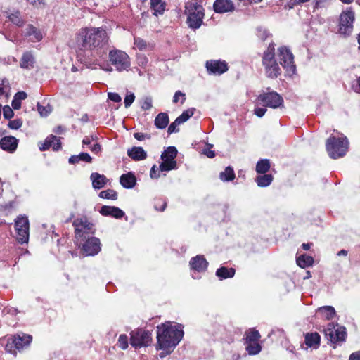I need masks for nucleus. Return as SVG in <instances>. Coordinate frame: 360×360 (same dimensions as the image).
Segmentation results:
<instances>
[{
	"instance_id": "nucleus-46",
	"label": "nucleus",
	"mask_w": 360,
	"mask_h": 360,
	"mask_svg": "<svg viewBox=\"0 0 360 360\" xmlns=\"http://www.w3.org/2000/svg\"><path fill=\"white\" fill-rule=\"evenodd\" d=\"M117 345L122 349H125L128 347V338L126 335H120L118 338Z\"/></svg>"
},
{
	"instance_id": "nucleus-37",
	"label": "nucleus",
	"mask_w": 360,
	"mask_h": 360,
	"mask_svg": "<svg viewBox=\"0 0 360 360\" xmlns=\"http://www.w3.org/2000/svg\"><path fill=\"white\" fill-rule=\"evenodd\" d=\"M273 181L271 174H264L257 177L256 182L259 187H266L269 186Z\"/></svg>"
},
{
	"instance_id": "nucleus-3",
	"label": "nucleus",
	"mask_w": 360,
	"mask_h": 360,
	"mask_svg": "<svg viewBox=\"0 0 360 360\" xmlns=\"http://www.w3.org/2000/svg\"><path fill=\"white\" fill-rule=\"evenodd\" d=\"M185 13L187 15L188 26L193 29L199 28L204 18V8L198 0H191L186 4Z\"/></svg>"
},
{
	"instance_id": "nucleus-15",
	"label": "nucleus",
	"mask_w": 360,
	"mask_h": 360,
	"mask_svg": "<svg viewBox=\"0 0 360 360\" xmlns=\"http://www.w3.org/2000/svg\"><path fill=\"white\" fill-rule=\"evenodd\" d=\"M278 58L281 65L289 72H295V65L293 61V55L286 47L278 49Z\"/></svg>"
},
{
	"instance_id": "nucleus-28",
	"label": "nucleus",
	"mask_w": 360,
	"mask_h": 360,
	"mask_svg": "<svg viewBox=\"0 0 360 360\" xmlns=\"http://www.w3.org/2000/svg\"><path fill=\"white\" fill-rule=\"evenodd\" d=\"M80 161L91 163L92 162V158L87 153H81L77 155H72L68 160L70 164H77Z\"/></svg>"
},
{
	"instance_id": "nucleus-36",
	"label": "nucleus",
	"mask_w": 360,
	"mask_h": 360,
	"mask_svg": "<svg viewBox=\"0 0 360 360\" xmlns=\"http://www.w3.org/2000/svg\"><path fill=\"white\" fill-rule=\"evenodd\" d=\"M219 178L223 181H232L235 178V173L231 167H226L224 171L219 174Z\"/></svg>"
},
{
	"instance_id": "nucleus-25",
	"label": "nucleus",
	"mask_w": 360,
	"mask_h": 360,
	"mask_svg": "<svg viewBox=\"0 0 360 360\" xmlns=\"http://www.w3.org/2000/svg\"><path fill=\"white\" fill-rule=\"evenodd\" d=\"M127 155L134 160H143L147 157L146 152L142 147L134 146L127 151Z\"/></svg>"
},
{
	"instance_id": "nucleus-12",
	"label": "nucleus",
	"mask_w": 360,
	"mask_h": 360,
	"mask_svg": "<svg viewBox=\"0 0 360 360\" xmlns=\"http://www.w3.org/2000/svg\"><path fill=\"white\" fill-rule=\"evenodd\" d=\"M32 338L30 335L22 334L14 335L8 340V342L5 346V349L8 352L14 353L13 348L17 349H23L25 347L28 346Z\"/></svg>"
},
{
	"instance_id": "nucleus-35",
	"label": "nucleus",
	"mask_w": 360,
	"mask_h": 360,
	"mask_svg": "<svg viewBox=\"0 0 360 360\" xmlns=\"http://www.w3.org/2000/svg\"><path fill=\"white\" fill-rule=\"evenodd\" d=\"M162 162L160 165L159 169L161 172H168L176 168L175 160L162 159Z\"/></svg>"
},
{
	"instance_id": "nucleus-41",
	"label": "nucleus",
	"mask_w": 360,
	"mask_h": 360,
	"mask_svg": "<svg viewBox=\"0 0 360 360\" xmlns=\"http://www.w3.org/2000/svg\"><path fill=\"white\" fill-rule=\"evenodd\" d=\"M134 44L140 51H146L148 49L152 48L150 44H148L144 39L136 37L134 39Z\"/></svg>"
},
{
	"instance_id": "nucleus-9",
	"label": "nucleus",
	"mask_w": 360,
	"mask_h": 360,
	"mask_svg": "<svg viewBox=\"0 0 360 360\" xmlns=\"http://www.w3.org/2000/svg\"><path fill=\"white\" fill-rule=\"evenodd\" d=\"M151 342V333L148 330L138 329L130 333V344L135 348L148 346Z\"/></svg>"
},
{
	"instance_id": "nucleus-57",
	"label": "nucleus",
	"mask_w": 360,
	"mask_h": 360,
	"mask_svg": "<svg viewBox=\"0 0 360 360\" xmlns=\"http://www.w3.org/2000/svg\"><path fill=\"white\" fill-rule=\"evenodd\" d=\"M97 137L94 136H86L82 140L83 145H90L94 141L96 140Z\"/></svg>"
},
{
	"instance_id": "nucleus-8",
	"label": "nucleus",
	"mask_w": 360,
	"mask_h": 360,
	"mask_svg": "<svg viewBox=\"0 0 360 360\" xmlns=\"http://www.w3.org/2000/svg\"><path fill=\"white\" fill-rule=\"evenodd\" d=\"M355 20V14L351 7L343 10L340 15L339 29L340 34L349 36L353 30V23Z\"/></svg>"
},
{
	"instance_id": "nucleus-17",
	"label": "nucleus",
	"mask_w": 360,
	"mask_h": 360,
	"mask_svg": "<svg viewBox=\"0 0 360 360\" xmlns=\"http://www.w3.org/2000/svg\"><path fill=\"white\" fill-rule=\"evenodd\" d=\"M206 68L210 73L214 75H221L228 70L226 63L221 60L207 61Z\"/></svg>"
},
{
	"instance_id": "nucleus-23",
	"label": "nucleus",
	"mask_w": 360,
	"mask_h": 360,
	"mask_svg": "<svg viewBox=\"0 0 360 360\" xmlns=\"http://www.w3.org/2000/svg\"><path fill=\"white\" fill-rule=\"evenodd\" d=\"M90 179L92 181V186L95 189H101L103 188L108 182V179L105 176L97 172H93L90 176Z\"/></svg>"
},
{
	"instance_id": "nucleus-45",
	"label": "nucleus",
	"mask_w": 360,
	"mask_h": 360,
	"mask_svg": "<svg viewBox=\"0 0 360 360\" xmlns=\"http://www.w3.org/2000/svg\"><path fill=\"white\" fill-rule=\"evenodd\" d=\"M136 63L139 66L145 68L148 65V59L145 55L138 53L136 54Z\"/></svg>"
},
{
	"instance_id": "nucleus-22",
	"label": "nucleus",
	"mask_w": 360,
	"mask_h": 360,
	"mask_svg": "<svg viewBox=\"0 0 360 360\" xmlns=\"http://www.w3.org/2000/svg\"><path fill=\"white\" fill-rule=\"evenodd\" d=\"M120 184L125 188L130 189L136 184V177L133 172L123 174L120 178Z\"/></svg>"
},
{
	"instance_id": "nucleus-18",
	"label": "nucleus",
	"mask_w": 360,
	"mask_h": 360,
	"mask_svg": "<svg viewBox=\"0 0 360 360\" xmlns=\"http://www.w3.org/2000/svg\"><path fill=\"white\" fill-rule=\"evenodd\" d=\"M191 269L198 272H205L208 266V262L203 255H198L190 260Z\"/></svg>"
},
{
	"instance_id": "nucleus-31",
	"label": "nucleus",
	"mask_w": 360,
	"mask_h": 360,
	"mask_svg": "<svg viewBox=\"0 0 360 360\" xmlns=\"http://www.w3.org/2000/svg\"><path fill=\"white\" fill-rule=\"evenodd\" d=\"M6 18L12 22L13 24L16 25L18 27H21L24 25V20L20 15V13L18 11H15L11 13H6Z\"/></svg>"
},
{
	"instance_id": "nucleus-10",
	"label": "nucleus",
	"mask_w": 360,
	"mask_h": 360,
	"mask_svg": "<svg viewBox=\"0 0 360 360\" xmlns=\"http://www.w3.org/2000/svg\"><path fill=\"white\" fill-rule=\"evenodd\" d=\"M16 239L20 243H27L29 240V220L26 216H19L15 220Z\"/></svg>"
},
{
	"instance_id": "nucleus-53",
	"label": "nucleus",
	"mask_w": 360,
	"mask_h": 360,
	"mask_svg": "<svg viewBox=\"0 0 360 360\" xmlns=\"http://www.w3.org/2000/svg\"><path fill=\"white\" fill-rule=\"evenodd\" d=\"M37 107L38 112L40 113L41 116H47L51 112L50 108L49 106L44 107L41 105L39 103H37Z\"/></svg>"
},
{
	"instance_id": "nucleus-55",
	"label": "nucleus",
	"mask_w": 360,
	"mask_h": 360,
	"mask_svg": "<svg viewBox=\"0 0 360 360\" xmlns=\"http://www.w3.org/2000/svg\"><path fill=\"white\" fill-rule=\"evenodd\" d=\"M108 96L110 100H111L115 103H119L122 101L121 96L117 93H113V92L108 93Z\"/></svg>"
},
{
	"instance_id": "nucleus-4",
	"label": "nucleus",
	"mask_w": 360,
	"mask_h": 360,
	"mask_svg": "<svg viewBox=\"0 0 360 360\" xmlns=\"http://www.w3.org/2000/svg\"><path fill=\"white\" fill-rule=\"evenodd\" d=\"M349 146L347 139L344 137L336 138L330 136L326 143V150L333 159H337L345 155Z\"/></svg>"
},
{
	"instance_id": "nucleus-59",
	"label": "nucleus",
	"mask_w": 360,
	"mask_h": 360,
	"mask_svg": "<svg viewBox=\"0 0 360 360\" xmlns=\"http://www.w3.org/2000/svg\"><path fill=\"white\" fill-rule=\"evenodd\" d=\"M89 148L91 151L95 154H98L102 150L101 146L98 143H94Z\"/></svg>"
},
{
	"instance_id": "nucleus-58",
	"label": "nucleus",
	"mask_w": 360,
	"mask_h": 360,
	"mask_svg": "<svg viewBox=\"0 0 360 360\" xmlns=\"http://www.w3.org/2000/svg\"><path fill=\"white\" fill-rule=\"evenodd\" d=\"M181 96L183 98L182 103L186 100V95L185 94L182 93L181 91H178L174 94V96L173 97V102L177 103L179 97Z\"/></svg>"
},
{
	"instance_id": "nucleus-54",
	"label": "nucleus",
	"mask_w": 360,
	"mask_h": 360,
	"mask_svg": "<svg viewBox=\"0 0 360 360\" xmlns=\"http://www.w3.org/2000/svg\"><path fill=\"white\" fill-rule=\"evenodd\" d=\"M134 136L138 141H143L146 139H150V134H143V133H141V132L134 133Z\"/></svg>"
},
{
	"instance_id": "nucleus-19",
	"label": "nucleus",
	"mask_w": 360,
	"mask_h": 360,
	"mask_svg": "<svg viewBox=\"0 0 360 360\" xmlns=\"http://www.w3.org/2000/svg\"><path fill=\"white\" fill-rule=\"evenodd\" d=\"M18 144V140L12 136H4L0 140V147L2 150L13 153Z\"/></svg>"
},
{
	"instance_id": "nucleus-13",
	"label": "nucleus",
	"mask_w": 360,
	"mask_h": 360,
	"mask_svg": "<svg viewBox=\"0 0 360 360\" xmlns=\"http://www.w3.org/2000/svg\"><path fill=\"white\" fill-rule=\"evenodd\" d=\"M324 332L327 338L332 343H342L345 341L347 333L345 327H338L335 328L333 323H329L327 328L324 330Z\"/></svg>"
},
{
	"instance_id": "nucleus-26",
	"label": "nucleus",
	"mask_w": 360,
	"mask_h": 360,
	"mask_svg": "<svg viewBox=\"0 0 360 360\" xmlns=\"http://www.w3.org/2000/svg\"><path fill=\"white\" fill-rule=\"evenodd\" d=\"M35 63L34 57L30 51H26L23 53L20 66L23 69H31L34 68Z\"/></svg>"
},
{
	"instance_id": "nucleus-7",
	"label": "nucleus",
	"mask_w": 360,
	"mask_h": 360,
	"mask_svg": "<svg viewBox=\"0 0 360 360\" xmlns=\"http://www.w3.org/2000/svg\"><path fill=\"white\" fill-rule=\"evenodd\" d=\"M76 243L93 236L95 233L94 226L85 218L76 219L73 222Z\"/></svg>"
},
{
	"instance_id": "nucleus-11",
	"label": "nucleus",
	"mask_w": 360,
	"mask_h": 360,
	"mask_svg": "<svg viewBox=\"0 0 360 360\" xmlns=\"http://www.w3.org/2000/svg\"><path fill=\"white\" fill-rule=\"evenodd\" d=\"M77 245L81 248L85 256H94L101 251L100 240L94 236L85 238L82 242L77 243Z\"/></svg>"
},
{
	"instance_id": "nucleus-39",
	"label": "nucleus",
	"mask_w": 360,
	"mask_h": 360,
	"mask_svg": "<svg viewBox=\"0 0 360 360\" xmlns=\"http://www.w3.org/2000/svg\"><path fill=\"white\" fill-rule=\"evenodd\" d=\"M177 155V150L174 146L167 147L162 153L161 159L174 160Z\"/></svg>"
},
{
	"instance_id": "nucleus-5",
	"label": "nucleus",
	"mask_w": 360,
	"mask_h": 360,
	"mask_svg": "<svg viewBox=\"0 0 360 360\" xmlns=\"http://www.w3.org/2000/svg\"><path fill=\"white\" fill-rule=\"evenodd\" d=\"M274 46L270 44L262 58V65L268 77L276 78L281 74V69L274 58Z\"/></svg>"
},
{
	"instance_id": "nucleus-44",
	"label": "nucleus",
	"mask_w": 360,
	"mask_h": 360,
	"mask_svg": "<svg viewBox=\"0 0 360 360\" xmlns=\"http://www.w3.org/2000/svg\"><path fill=\"white\" fill-rule=\"evenodd\" d=\"M99 197L105 199L116 200L117 198V194L114 190L108 189L100 192Z\"/></svg>"
},
{
	"instance_id": "nucleus-2",
	"label": "nucleus",
	"mask_w": 360,
	"mask_h": 360,
	"mask_svg": "<svg viewBox=\"0 0 360 360\" xmlns=\"http://www.w3.org/2000/svg\"><path fill=\"white\" fill-rule=\"evenodd\" d=\"M184 336L183 326L181 324L172 326L170 322L162 323L157 327L158 345L162 352L160 356L163 358L166 354L172 352L179 344Z\"/></svg>"
},
{
	"instance_id": "nucleus-63",
	"label": "nucleus",
	"mask_w": 360,
	"mask_h": 360,
	"mask_svg": "<svg viewBox=\"0 0 360 360\" xmlns=\"http://www.w3.org/2000/svg\"><path fill=\"white\" fill-rule=\"evenodd\" d=\"M12 107L15 110H18L21 107V101L16 100V98H14L13 100L12 101Z\"/></svg>"
},
{
	"instance_id": "nucleus-50",
	"label": "nucleus",
	"mask_w": 360,
	"mask_h": 360,
	"mask_svg": "<svg viewBox=\"0 0 360 360\" xmlns=\"http://www.w3.org/2000/svg\"><path fill=\"white\" fill-rule=\"evenodd\" d=\"M152 98L150 97H146L142 103L141 108L144 110H148L152 108Z\"/></svg>"
},
{
	"instance_id": "nucleus-16",
	"label": "nucleus",
	"mask_w": 360,
	"mask_h": 360,
	"mask_svg": "<svg viewBox=\"0 0 360 360\" xmlns=\"http://www.w3.org/2000/svg\"><path fill=\"white\" fill-rule=\"evenodd\" d=\"M213 9L217 13L233 12L236 9L232 0H215Z\"/></svg>"
},
{
	"instance_id": "nucleus-52",
	"label": "nucleus",
	"mask_w": 360,
	"mask_h": 360,
	"mask_svg": "<svg viewBox=\"0 0 360 360\" xmlns=\"http://www.w3.org/2000/svg\"><path fill=\"white\" fill-rule=\"evenodd\" d=\"M134 99H135V96H134V94L133 93H131V94L127 95L125 96L124 101L125 108H127L129 106H131V105L134 101Z\"/></svg>"
},
{
	"instance_id": "nucleus-48",
	"label": "nucleus",
	"mask_w": 360,
	"mask_h": 360,
	"mask_svg": "<svg viewBox=\"0 0 360 360\" xmlns=\"http://www.w3.org/2000/svg\"><path fill=\"white\" fill-rule=\"evenodd\" d=\"M22 124V122L20 119H15L13 120H11L8 122V127L12 129H18L20 127H21Z\"/></svg>"
},
{
	"instance_id": "nucleus-27",
	"label": "nucleus",
	"mask_w": 360,
	"mask_h": 360,
	"mask_svg": "<svg viewBox=\"0 0 360 360\" xmlns=\"http://www.w3.org/2000/svg\"><path fill=\"white\" fill-rule=\"evenodd\" d=\"M304 342L308 347H317L320 344V335L317 333H307Z\"/></svg>"
},
{
	"instance_id": "nucleus-32",
	"label": "nucleus",
	"mask_w": 360,
	"mask_h": 360,
	"mask_svg": "<svg viewBox=\"0 0 360 360\" xmlns=\"http://www.w3.org/2000/svg\"><path fill=\"white\" fill-rule=\"evenodd\" d=\"M26 33L28 36L32 37V40L39 41L42 39L41 32L32 25H29L26 28Z\"/></svg>"
},
{
	"instance_id": "nucleus-33",
	"label": "nucleus",
	"mask_w": 360,
	"mask_h": 360,
	"mask_svg": "<svg viewBox=\"0 0 360 360\" xmlns=\"http://www.w3.org/2000/svg\"><path fill=\"white\" fill-rule=\"evenodd\" d=\"M245 349L250 355H256L262 350V346L258 342H245Z\"/></svg>"
},
{
	"instance_id": "nucleus-29",
	"label": "nucleus",
	"mask_w": 360,
	"mask_h": 360,
	"mask_svg": "<svg viewBox=\"0 0 360 360\" xmlns=\"http://www.w3.org/2000/svg\"><path fill=\"white\" fill-rule=\"evenodd\" d=\"M154 124L158 129H165L169 124V116L166 112L159 113L154 121Z\"/></svg>"
},
{
	"instance_id": "nucleus-61",
	"label": "nucleus",
	"mask_w": 360,
	"mask_h": 360,
	"mask_svg": "<svg viewBox=\"0 0 360 360\" xmlns=\"http://www.w3.org/2000/svg\"><path fill=\"white\" fill-rule=\"evenodd\" d=\"M14 98H16V100L21 101L27 98V94L24 91H19L15 94Z\"/></svg>"
},
{
	"instance_id": "nucleus-40",
	"label": "nucleus",
	"mask_w": 360,
	"mask_h": 360,
	"mask_svg": "<svg viewBox=\"0 0 360 360\" xmlns=\"http://www.w3.org/2000/svg\"><path fill=\"white\" fill-rule=\"evenodd\" d=\"M150 7L154 11V14L158 15V14H162L165 6L162 3V0H150Z\"/></svg>"
},
{
	"instance_id": "nucleus-64",
	"label": "nucleus",
	"mask_w": 360,
	"mask_h": 360,
	"mask_svg": "<svg viewBox=\"0 0 360 360\" xmlns=\"http://www.w3.org/2000/svg\"><path fill=\"white\" fill-rule=\"evenodd\" d=\"M349 360H360V351L352 353Z\"/></svg>"
},
{
	"instance_id": "nucleus-56",
	"label": "nucleus",
	"mask_w": 360,
	"mask_h": 360,
	"mask_svg": "<svg viewBox=\"0 0 360 360\" xmlns=\"http://www.w3.org/2000/svg\"><path fill=\"white\" fill-rule=\"evenodd\" d=\"M150 176L152 179H158L160 177V174L158 172V168L156 165H153L150 172Z\"/></svg>"
},
{
	"instance_id": "nucleus-43",
	"label": "nucleus",
	"mask_w": 360,
	"mask_h": 360,
	"mask_svg": "<svg viewBox=\"0 0 360 360\" xmlns=\"http://www.w3.org/2000/svg\"><path fill=\"white\" fill-rule=\"evenodd\" d=\"M195 108H189L185 111H184L181 115H180L176 119L177 122H180L183 124L186 122L191 117H192L194 114Z\"/></svg>"
},
{
	"instance_id": "nucleus-51",
	"label": "nucleus",
	"mask_w": 360,
	"mask_h": 360,
	"mask_svg": "<svg viewBox=\"0 0 360 360\" xmlns=\"http://www.w3.org/2000/svg\"><path fill=\"white\" fill-rule=\"evenodd\" d=\"M3 115L5 119H11L13 117L14 112L11 108L8 105H6L3 109Z\"/></svg>"
},
{
	"instance_id": "nucleus-38",
	"label": "nucleus",
	"mask_w": 360,
	"mask_h": 360,
	"mask_svg": "<svg viewBox=\"0 0 360 360\" xmlns=\"http://www.w3.org/2000/svg\"><path fill=\"white\" fill-rule=\"evenodd\" d=\"M270 161L268 159H263L257 162L256 171L259 174H265L270 169Z\"/></svg>"
},
{
	"instance_id": "nucleus-21",
	"label": "nucleus",
	"mask_w": 360,
	"mask_h": 360,
	"mask_svg": "<svg viewBox=\"0 0 360 360\" xmlns=\"http://www.w3.org/2000/svg\"><path fill=\"white\" fill-rule=\"evenodd\" d=\"M100 213L103 216H110L115 219H121L124 215V212L121 209L117 207L107 205L101 207Z\"/></svg>"
},
{
	"instance_id": "nucleus-34",
	"label": "nucleus",
	"mask_w": 360,
	"mask_h": 360,
	"mask_svg": "<svg viewBox=\"0 0 360 360\" xmlns=\"http://www.w3.org/2000/svg\"><path fill=\"white\" fill-rule=\"evenodd\" d=\"M314 259L311 256L302 255L297 258V264L301 268H306L312 265Z\"/></svg>"
},
{
	"instance_id": "nucleus-62",
	"label": "nucleus",
	"mask_w": 360,
	"mask_h": 360,
	"mask_svg": "<svg viewBox=\"0 0 360 360\" xmlns=\"http://www.w3.org/2000/svg\"><path fill=\"white\" fill-rule=\"evenodd\" d=\"M30 4L33 5L36 7H40L41 5H44V3L43 0H28Z\"/></svg>"
},
{
	"instance_id": "nucleus-42",
	"label": "nucleus",
	"mask_w": 360,
	"mask_h": 360,
	"mask_svg": "<svg viewBox=\"0 0 360 360\" xmlns=\"http://www.w3.org/2000/svg\"><path fill=\"white\" fill-rule=\"evenodd\" d=\"M245 335V342H258L261 337L259 331L255 329L248 331Z\"/></svg>"
},
{
	"instance_id": "nucleus-60",
	"label": "nucleus",
	"mask_w": 360,
	"mask_h": 360,
	"mask_svg": "<svg viewBox=\"0 0 360 360\" xmlns=\"http://www.w3.org/2000/svg\"><path fill=\"white\" fill-rule=\"evenodd\" d=\"M266 112V109L265 108H256L255 109V114L259 117L264 116Z\"/></svg>"
},
{
	"instance_id": "nucleus-30",
	"label": "nucleus",
	"mask_w": 360,
	"mask_h": 360,
	"mask_svg": "<svg viewBox=\"0 0 360 360\" xmlns=\"http://www.w3.org/2000/svg\"><path fill=\"white\" fill-rule=\"evenodd\" d=\"M235 269L233 268L220 267L216 271V275L220 280L232 278L234 276Z\"/></svg>"
},
{
	"instance_id": "nucleus-6",
	"label": "nucleus",
	"mask_w": 360,
	"mask_h": 360,
	"mask_svg": "<svg viewBox=\"0 0 360 360\" xmlns=\"http://www.w3.org/2000/svg\"><path fill=\"white\" fill-rule=\"evenodd\" d=\"M108 58L110 64L118 72L128 71L130 69L131 59L125 51L114 49L109 51Z\"/></svg>"
},
{
	"instance_id": "nucleus-14",
	"label": "nucleus",
	"mask_w": 360,
	"mask_h": 360,
	"mask_svg": "<svg viewBox=\"0 0 360 360\" xmlns=\"http://www.w3.org/2000/svg\"><path fill=\"white\" fill-rule=\"evenodd\" d=\"M257 99L262 103L265 107L271 108L280 107L283 101L282 97L275 91L262 94L258 96Z\"/></svg>"
},
{
	"instance_id": "nucleus-47",
	"label": "nucleus",
	"mask_w": 360,
	"mask_h": 360,
	"mask_svg": "<svg viewBox=\"0 0 360 360\" xmlns=\"http://www.w3.org/2000/svg\"><path fill=\"white\" fill-rule=\"evenodd\" d=\"M257 35L262 41H264L269 37V33L268 30H266L265 28L258 27L257 29Z\"/></svg>"
},
{
	"instance_id": "nucleus-24",
	"label": "nucleus",
	"mask_w": 360,
	"mask_h": 360,
	"mask_svg": "<svg viewBox=\"0 0 360 360\" xmlns=\"http://www.w3.org/2000/svg\"><path fill=\"white\" fill-rule=\"evenodd\" d=\"M316 316L326 320H331L335 315V310L331 306H324L319 307L316 310Z\"/></svg>"
},
{
	"instance_id": "nucleus-20",
	"label": "nucleus",
	"mask_w": 360,
	"mask_h": 360,
	"mask_svg": "<svg viewBox=\"0 0 360 360\" xmlns=\"http://www.w3.org/2000/svg\"><path fill=\"white\" fill-rule=\"evenodd\" d=\"M53 148V150H58L61 148V142L59 138L54 135L49 136L43 143L39 146V149L41 151H44Z\"/></svg>"
},
{
	"instance_id": "nucleus-49",
	"label": "nucleus",
	"mask_w": 360,
	"mask_h": 360,
	"mask_svg": "<svg viewBox=\"0 0 360 360\" xmlns=\"http://www.w3.org/2000/svg\"><path fill=\"white\" fill-rule=\"evenodd\" d=\"M181 124L180 122H177V119L174 120L172 123L170 124V125L168 127L167 132L168 134H171L174 132H178L179 131V129L178 128V126Z\"/></svg>"
},
{
	"instance_id": "nucleus-1",
	"label": "nucleus",
	"mask_w": 360,
	"mask_h": 360,
	"mask_svg": "<svg viewBox=\"0 0 360 360\" xmlns=\"http://www.w3.org/2000/svg\"><path fill=\"white\" fill-rule=\"evenodd\" d=\"M77 42L85 56L102 58L108 51L109 36L103 27H85L79 30Z\"/></svg>"
}]
</instances>
